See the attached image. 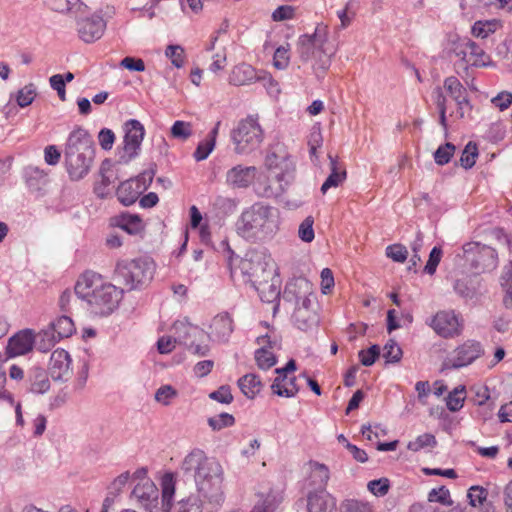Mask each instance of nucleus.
Listing matches in <instances>:
<instances>
[{
	"instance_id": "nucleus-20",
	"label": "nucleus",
	"mask_w": 512,
	"mask_h": 512,
	"mask_svg": "<svg viewBox=\"0 0 512 512\" xmlns=\"http://www.w3.org/2000/svg\"><path fill=\"white\" fill-rule=\"evenodd\" d=\"M124 151L131 159L135 157L142 144L145 130L144 126L135 119H130L124 124Z\"/></svg>"
},
{
	"instance_id": "nucleus-13",
	"label": "nucleus",
	"mask_w": 512,
	"mask_h": 512,
	"mask_svg": "<svg viewBox=\"0 0 512 512\" xmlns=\"http://www.w3.org/2000/svg\"><path fill=\"white\" fill-rule=\"evenodd\" d=\"M483 353L484 350L480 342L468 340L454 350L453 355L445 361L444 366L449 369H459L470 365Z\"/></svg>"
},
{
	"instance_id": "nucleus-2",
	"label": "nucleus",
	"mask_w": 512,
	"mask_h": 512,
	"mask_svg": "<svg viewBox=\"0 0 512 512\" xmlns=\"http://www.w3.org/2000/svg\"><path fill=\"white\" fill-rule=\"evenodd\" d=\"M279 226V210L263 202H256L243 209L235 223L236 233L251 243L272 239Z\"/></svg>"
},
{
	"instance_id": "nucleus-53",
	"label": "nucleus",
	"mask_w": 512,
	"mask_h": 512,
	"mask_svg": "<svg viewBox=\"0 0 512 512\" xmlns=\"http://www.w3.org/2000/svg\"><path fill=\"white\" fill-rule=\"evenodd\" d=\"M177 512H202V502L197 496L191 495L178 502Z\"/></svg>"
},
{
	"instance_id": "nucleus-35",
	"label": "nucleus",
	"mask_w": 512,
	"mask_h": 512,
	"mask_svg": "<svg viewBox=\"0 0 512 512\" xmlns=\"http://www.w3.org/2000/svg\"><path fill=\"white\" fill-rule=\"evenodd\" d=\"M466 49H469L468 64L475 67H485L490 64L489 56L475 42L467 38Z\"/></svg>"
},
{
	"instance_id": "nucleus-30",
	"label": "nucleus",
	"mask_w": 512,
	"mask_h": 512,
	"mask_svg": "<svg viewBox=\"0 0 512 512\" xmlns=\"http://www.w3.org/2000/svg\"><path fill=\"white\" fill-rule=\"evenodd\" d=\"M29 391L44 394L50 389V380L45 369L33 367L28 373Z\"/></svg>"
},
{
	"instance_id": "nucleus-58",
	"label": "nucleus",
	"mask_w": 512,
	"mask_h": 512,
	"mask_svg": "<svg viewBox=\"0 0 512 512\" xmlns=\"http://www.w3.org/2000/svg\"><path fill=\"white\" fill-rule=\"evenodd\" d=\"M496 24L494 22H482L477 21L472 26V34L478 38H486L490 34L494 33Z\"/></svg>"
},
{
	"instance_id": "nucleus-31",
	"label": "nucleus",
	"mask_w": 512,
	"mask_h": 512,
	"mask_svg": "<svg viewBox=\"0 0 512 512\" xmlns=\"http://www.w3.org/2000/svg\"><path fill=\"white\" fill-rule=\"evenodd\" d=\"M263 302L271 303L280 297V280L274 271V275L269 280H263L254 287Z\"/></svg>"
},
{
	"instance_id": "nucleus-38",
	"label": "nucleus",
	"mask_w": 512,
	"mask_h": 512,
	"mask_svg": "<svg viewBox=\"0 0 512 512\" xmlns=\"http://www.w3.org/2000/svg\"><path fill=\"white\" fill-rule=\"evenodd\" d=\"M500 285L505 292L503 304L506 308H512V261L503 269L500 277Z\"/></svg>"
},
{
	"instance_id": "nucleus-34",
	"label": "nucleus",
	"mask_w": 512,
	"mask_h": 512,
	"mask_svg": "<svg viewBox=\"0 0 512 512\" xmlns=\"http://www.w3.org/2000/svg\"><path fill=\"white\" fill-rule=\"evenodd\" d=\"M59 340L61 339L50 325L35 335V345L41 352L49 351Z\"/></svg>"
},
{
	"instance_id": "nucleus-14",
	"label": "nucleus",
	"mask_w": 512,
	"mask_h": 512,
	"mask_svg": "<svg viewBox=\"0 0 512 512\" xmlns=\"http://www.w3.org/2000/svg\"><path fill=\"white\" fill-rule=\"evenodd\" d=\"M312 298H314L313 284L304 277L289 280L282 293V299L295 306L306 301H313Z\"/></svg>"
},
{
	"instance_id": "nucleus-18",
	"label": "nucleus",
	"mask_w": 512,
	"mask_h": 512,
	"mask_svg": "<svg viewBox=\"0 0 512 512\" xmlns=\"http://www.w3.org/2000/svg\"><path fill=\"white\" fill-rule=\"evenodd\" d=\"M468 505L455 506L452 512H495V507L488 499V491L479 485L471 486L467 491Z\"/></svg>"
},
{
	"instance_id": "nucleus-3",
	"label": "nucleus",
	"mask_w": 512,
	"mask_h": 512,
	"mask_svg": "<svg viewBox=\"0 0 512 512\" xmlns=\"http://www.w3.org/2000/svg\"><path fill=\"white\" fill-rule=\"evenodd\" d=\"M123 291L103 280L102 276L87 271L76 282L75 294L87 302L95 314H110L122 299Z\"/></svg>"
},
{
	"instance_id": "nucleus-46",
	"label": "nucleus",
	"mask_w": 512,
	"mask_h": 512,
	"mask_svg": "<svg viewBox=\"0 0 512 512\" xmlns=\"http://www.w3.org/2000/svg\"><path fill=\"white\" fill-rule=\"evenodd\" d=\"M464 400L465 388L463 386L457 387L446 398L447 408L452 412H456L463 407Z\"/></svg>"
},
{
	"instance_id": "nucleus-62",
	"label": "nucleus",
	"mask_w": 512,
	"mask_h": 512,
	"mask_svg": "<svg viewBox=\"0 0 512 512\" xmlns=\"http://www.w3.org/2000/svg\"><path fill=\"white\" fill-rule=\"evenodd\" d=\"M368 490L375 496L381 497L388 493L389 480L387 478H380L368 482Z\"/></svg>"
},
{
	"instance_id": "nucleus-54",
	"label": "nucleus",
	"mask_w": 512,
	"mask_h": 512,
	"mask_svg": "<svg viewBox=\"0 0 512 512\" xmlns=\"http://www.w3.org/2000/svg\"><path fill=\"white\" fill-rule=\"evenodd\" d=\"M36 96V88L34 84L30 83L20 89L17 93L16 101L20 107H26L30 105Z\"/></svg>"
},
{
	"instance_id": "nucleus-24",
	"label": "nucleus",
	"mask_w": 512,
	"mask_h": 512,
	"mask_svg": "<svg viewBox=\"0 0 512 512\" xmlns=\"http://www.w3.org/2000/svg\"><path fill=\"white\" fill-rule=\"evenodd\" d=\"M306 501L307 512H337L336 499L326 489L309 491Z\"/></svg>"
},
{
	"instance_id": "nucleus-44",
	"label": "nucleus",
	"mask_w": 512,
	"mask_h": 512,
	"mask_svg": "<svg viewBox=\"0 0 512 512\" xmlns=\"http://www.w3.org/2000/svg\"><path fill=\"white\" fill-rule=\"evenodd\" d=\"M192 133V124L181 120L175 121L170 129L171 137L181 141H186Z\"/></svg>"
},
{
	"instance_id": "nucleus-10",
	"label": "nucleus",
	"mask_w": 512,
	"mask_h": 512,
	"mask_svg": "<svg viewBox=\"0 0 512 512\" xmlns=\"http://www.w3.org/2000/svg\"><path fill=\"white\" fill-rule=\"evenodd\" d=\"M173 330L175 341L184 345L194 355L202 357L209 353L208 335L202 328L184 319L177 320L173 324Z\"/></svg>"
},
{
	"instance_id": "nucleus-17",
	"label": "nucleus",
	"mask_w": 512,
	"mask_h": 512,
	"mask_svg": "<svg viewBox=\"0 0 512 512\" xmlns=\"http://www.w3.org/2000/svg\"><path fill=\"white\" fill-rule=\"evenodd\" d=\"M430 326L441 337L452 338L458 336L462 330V323L454 311H440L432 318Z\"/></svg>"
},
{
	"instance_id": "nucleus-26",
	"label": "nucleus",
	"mask_w": 512,
	"mask_h": 512,
	"mask_svg": "<svg viewBox=\"0 0 512 512\" xmlns=\"http://www.w3.org/2000/svg\"><path fill=\"white\" fill-rule=\"evenodd\" d=\"M259 79L256 70L246 63L234 66L229 75V83L234 86L249 85Z\"/></svg>"
},
{
	"instance_id": "nucleus-28",
	"label": "nucleus",
	"mask_w": 512,
	"mask_h": 512,
	"mask_svg": "<svg viewBox=\"0 0 512 512\" xmlns=\"http://www.w3.org/2000/svg\"><path fill=\"white\" fill-rule=\"evenodd\" d=\"M46 4L53 11L75 17L82 15L87 9L81 0H46Z\"/></svg>"
},
{
	"instance_id": "nucleus-11",
	"label": "nucleus",
	"mask_w": 512,
	"mask_h": 512,
	"mask_svg": "<svg viewBox=\"0 0 512 512\" xmlns=\"http://www.w3.org/2000/svg\"><path fill=\"white\" fill-rule=\"evenodd\" d=\"M465 257L478 272L493 270L498 264V255L494 248L478 242L463 246Z\"/></svg>"
},
{
	"instance_id": "nucleus-40",
	"label": "nucleus",
	"mask_w": 512,
	"mask_h": 512,
	"mask_svg": "<svg viewBox=\"0 0 512 512\" xmlns=\"http://www.w3.org/2000/svg\"><path fill=\"white\" fill-rule=\"evenodd\" d=\"M50 326L55 330L60 339L68 338L75 332L72 319L68 316H61L53 321Z\"/></svg>"
},
{
	"instance_id": "nucleus-7",
	"label": "nucleus",
	"mask_w": 512,
	"mask_h": 512,
	"mask_svg": "<svg viewBox=\"0 0 512 512\" xmlns=\"http://www.w3.org/2000/svg\"><path fill=\"white\" fill-rule=\"evenodd\" d=\"M154 273V263L147 258L119 260L115 267V279L128 289H136L149 282Z\"/></svg>"
},
{
	"instance_id": "nucleus-15",
	"label": "nucleus",
	"mask_w": 512,
	"mask_h": 512,
	"mask_svg": "<svg viewBox=\"0 0 512 512\" xmlns=\"http://www.w3.org/2000/svg\"><path fill=\"white\" fill-rule=\"evenodd\" d=\"M106 26V21L99 13L80 17L76 23L78 36L85 43H94L99 40L105 32Z\"/></svg>"
},
{
	"instance_id": "nucleus-33",
	"label": "nucleus",
	"mask_w": 512,
	"mask_h": 512,
	"mask_svg": "<svg viewBox=\"0 0 512 512\" xmlns=\"http://www.w3.org/2000/svg\"><path fill=\"white\" fill-rule=\"evenodd\" d=\"M238 386L247 398L253 399L261 391L262 382L257 375L250 373L238 380Z\"/></svg>"
},
{
	"instance_id": "nucleus-45",
	"label": "nucleus",
	"mask_w": 512,
	"mask_h": 512,
	"mask_svg": "<svg viewBox=\"0 0 512 512\" xmlns=\"http://www.w3.org/2000/svg\"><path fill=\"white\" fill-rule=\"evenodd\" d=\"M436 444L437 441L433 434L424 433L416 437L414 440L408 442L407 449L413 452H418L426 447H434Z\"/></svg>"
},
{
	"instance_id": "nucleus-43",
	"label": "nucleus",
	"mask_w": 512,
	"mask_h": 512,
	"mask_svg": "<svg viewBox=\"0 0 512 512\" xmlns=\"http://www.w3.org/2000/svg\"><path fill=\"white\" fill-rule=\"evenodd\" d=\"M340 512H374L370 503L357 499H346L340 504Z\"/></svg>"
},
{
	"instance_id": "nucleus-37",
	"label": "nucleus",
	"mask_w": 512,
	"mask_h": 512,
	"mask_svg": "<svg viewBox=\"0 0 512 512\" xmlns=\"http://www.w3.org/2000/svg\"><path fill=\"white\" fill-rule=\"evenodd\" d=\"M331 173L321 186V192L325 194L330 188L338 187L346 178L345 171H339L336 160L329 155Z\"/></svg>"
},
{
	"instance_id": "nucleus-29",
	"label": "nucleus",
	"mask_w": 512,
	"mask_h": 512,
	"mask_svg": "<svg viewBox=\"0 0 512 512\" xmlns=\"http://www.w3.org/2000/svg\"><path fill=\"white\" fill-rule=\"evenodd\" d=\"M210 328L216 340L226 341L233 332V321L228 313H220L213 318Z\"/></svg>"
},
{
	"instance_id": "nucleus-25",
	"label": "nucleus",
	"mask_w": 512,
	"mask_h": 512,
	"mask_svg": "<svg viewBox=\"0 0 512 512\" xmlns=\"http://www.w3.org/2000/svg\"><path fill=\"white\" fill-rule=\"evenodd\" d=\"M35 345V334L31 329H25L9 339L7 354L9 357L22 356L29 353Z\"/></svg>"
},
{
	"instance_id": "nucleus-22",
	"label": "nucleus",
	"mask_w": 512,
	"mask_h": 512,
	"mask_svg": "<svg viewBox=\"0 0 512 512\" xmlns=\"http://www.w3.org/2000/svg\"><path fill=\"white\" fill-rule=\"evenodd\" d=\"M25 183L29 191L36 197H43L49 191L48 173L36 166H28L24 170Z\"/></svg>"
},
{
	"instance_id": "nucleus-6",
	"label": "nucleus",
	"mask_w": 512,
	"mask_h": 512,
	"mask_svg": "<svg viewBox=\"0 0 512 512\" xmlns=\"http://www.w3.org/2000/svg\"><path fill=\"white\" fill-rule=\"evenodd\" d=\"M297 52L302 61H312V68L318 78L324 76L331 65L333 49L327 45L325 34L318 29L311 34L301 35L297 42Z\"/></svg>"
},
{
	"instance_id": "nucleus-49",
	"label": "nucleus",
	"mask_w": 512,
	"mask_h": 512,
	"mask_svg": "<svg viewBox=\"0 0 512 512\" xmlns=\"http://www.w3.org/2000/svg\"><path fill=\"white\" fill-rule=\"evenodd\" d=\"M478 156V148L477 145L473 142H468L465 146L462 155L460 157V164L465 169L472 168L476 163V158Z\"/></svg>"
},
{
	"instance_id": "nucleus-5",
	"label": "nucleus",
	"mask_w": 512,
	"mask_h": 512,
	"mask_svg": "<svg viewBox=\"0 0 512 512\" xmlns=\"http://www.w3.org/2000/svg\"><path fill=\"white\" fill-rule=\"evenodd\" d=\"M229 267L232 277H240L253 288L263 280H269L275 271L271 258L260 251H250L241 259H230Z\"/></svg>"
},
{
	"instance_id": "nucleus-8",
	"label": "nucleus",
	"mask_w": 512,
	"mask_h": 512,
	"mask_svg": "<svg viewBox=\"0 0 512 512\" xmlns=\"http://www.w3.org/2000/svg\"><path fill=\"white\" fill-rule=\"evenodd\" d=\"M269 175L279 183L283 191L294 179L295 163L285 145L277 143L271 146L264 160Z\"/></svg>"
},
{
	"instance_id": "nucleus-36",
	"label": "nucleus",
	"mask_w": 512,
	"mask_h": 512,
	"mask_svg": "<svg viewBox=\"0 0 512 512\" xmlns=\"http://www.w3.org/2000/svg\"><path fill=\"white\" fill-rule=\"evenodd\" d=\"M161 494L162 504L166 507H172L173 497L175 494L176 480L175 476L171 472L165 473L161 478Z\"/></svg>"
},
{
	"instance_id": "nucleus-32",
	"label": "nucleus",
	"mask_w": 512,
	"mask_h": 512,
	"mask_svg": "<svg viewBox=\"0 0 512 512\" xmlns=\"http://www.w3.org/2000/svg\"><path fill=\"white\" fill-rule=\"evenodd\" d=\"M309 485L317 487L316 490L325 489L330 478L329 469L326 465L310 461L308 463Z\"/></svg>"
},
{
	"instance_id": "nucleus-23",
	"label": "nucleus",
	"mask_w": 512,
	"mask_h": 512,
	"mask_svg": "<svg viewBox=\"0 0 512 512\" xmlns=\"http://www.w3.org/2000/svg\"><path fill=\"white\" fill-rule=\"evenodd\" d=\"M49 372L55 381H67L71 377V358L66 350L53 351L49 361Z\"/></svg>"
},
{
	"instance_id": "nucleus-57",
	"label": "nucleus",
	"mask_w": 512,
	"mask_h": 512,
	"mask_svg": "<svg viewBox=\"0 0 512 512\" xmlns=\"http://www.w3.org/2000/svg\"><path fill=\"white\" fill-rule=\"evenodd\" d=\"M313 224L314 220L311 216L306 217L300 224L298 229V236L302 241L309 243L314 239L315 234L313 230Z\"/></svg>"
},
{
	"instance_id": "nucleus-52",
	"label": "nucleus",
	"mask_w": 512,
	"mask_h": 512,
	"mask_svg": "<svg viewBox=\"0 0 512 512\" xmlns=\"http://www.w3.org/2000/svg\"><path fill=\"white\" fill-rule=\"evenodd\" d=\"M234 416L229 413H220L219 415L208 418V425L214 431L230 427L234 424Z\"/></svg>"
},
{
	"instance_id": "nucleus-19",
	"label": "nucleus",
	"mask_w": 512,
	"mask_h": 512,
	"mask_svg": "<svg viewBox=\"0 0 512 512\" xmlns=\"http://www.w3.org/2000/svg\"><path fill=\"white\" fill-rule=\"evenodd\" d=\"M293 324L302 331H309L317 327L319 317L315 303L313 301H306L300 305L295 306L292 314Z\"/></svg>"
},
{
	"instance_id": "nucleus-1",
	"label": "nucleus",
	"mask_w": 512,
	"mask_h": 512,
	"mask_svg": "<svg viewBox=\"0 0 512 512\" xmlns=\"http://www.w3.org/2000/svg\"><path fill=\"white\" fill-rule=\"evenodd\" d=\"M180 472L194 479L197 492L211 507L220 508L225 501L224 470L222 465L198 448L191 450L182 460Z\"/></svg>"
},
{
	"instance_id": "nucleus-48",
	"label": "nucleus",
	"mask_w": 512,
	"mask_h": 512,
	"mask_svg": "<svg viewBox=\"0 0 512 512\" xmlns=\"http://www.w3.org/2000/svg\"><path fill=\"white\" fill-rule=\"evenodd\" d=\"M165 56L170 59L172 65L181 68L185 63V51L180 45H168L165 50Z\"/></svg>"
},
{
	"instance_id": "nucleus-51",
	"label": "nucleus",
	"mask_w": 512,
	"mask_h": 512,
	"mask_svg": "<svg viewBox=\"0 0 512 512\" xmlns=\"http://www.w3.org/2000/svg\"><path fill=\"white\" fill-rule=\"evenodd\" d=\"M255 360L260 369L266 370L276 364L274 354L265 347L258 349L255 352Z\"/></svg>"
},
{
	"instance_id": "nucleus-60",
	"label": "nucleus",
	"mask_w": 512,
	"mask_h": 512,
	"mask_svg": "<svg viewBox=\"0 0 512 512\" xmlns=\"http://www.w3.org/2000/svg\"><path fill=\"white\" fill-rule=\"evenodd\" d=\"M380 355V348L378 345H372L367 350H360L358 353L359 360L364 366H371L375 363L376 359Z\"/></svg>"
},
{
	"instance_id": "nucleus-12",
	"label": "nucleus",
	"mask_w": 512,
	"mask_h": 512,
	"mask_svg": "<svg viewBox=\"0 0 512 512\" xmlns=\"http://www.w3.org/2000/svg\"><path fill=\"white\" fill-rule=\"evenodd\" d=\"M153 179V172L147 171L136 177L122 182L117 189V198L124 206L134 204L139 196L148 188Z\"/></svg>"
},
{
	"instance_id": "nucleus-64",
	"label": "nucleus",
	"mask_w": 512,
	"mask_h": 512,
	"mask_svg": "<svg viewBox=\"0 0 512 512\" xmlns=\"http://www.w3.org/2000/svg\"><path fill=\"white\" fill-rule=\"evenodd\" d=\"M491 102L500 111H504L512 104V93L509 91H502L493 97Z\"/></svg>"
},
{
	"instance_id": "nucleus-61",
	"label": "nucleus",
	"mask_w": 512,
	"mask_h": 512,
	"mask_svg": "<svg viewBox=\"0 0 512 512\" xmlns=\"http://www.w3.org/2000/svg\"><path fill=\"white\" fill-rule=\"evenodd\" d=\"M442 249L435 246L429 255V259L424 267V272L433 275L436 272L437 266L439 265L442 258Z\"/></svg>"
},
{
	"instance_id": "nucleus-42",
	"label": "nucleus",
	"mask_w": 512,
	"mask_h": 512,
	"mask_svg": "<svg viewBox=\"0 0 512 512\" xmlns=\"http://www.w3.org/2000/svg\"><path fill=\"white\" fill-rule=\"evenodd\" d=\"M426 503L435 504L439 503L443 506H451L453 501L451 499L450 491L445 486H440L430 490L427 496Z\"/></svg>"
},
{
	"instance_id": "nucleus-27",
	"label": "nucleus",
	"mask_w": 512,
	"mask_h": 512,
	"mask_svg": "<svg viewBox=\"0 0 512 512\" xmlns=\"http://www.w3.org/2000/svg\"><path fill=\"white\" fill-rule=\"evenodd\" d=\"M113 226L119 227L130 235H137L144 229L142 219L136 214L121 213L111 219Z\"/></svg>"
},
{
	"instance_id": "nucleus-9",
	"label": "nucleus",
	"mask_w": 512,
	"mask_h": 512,
	"mask_svg": "<svg viewBox=\"0 0 512 512\" xmlns=\"http://www.w3.org/2000/svg\"><path fill=\"white\" fill-rule=\"evenodd\" d=\"M234 151L239 155H248L258 149L264 140V131L258 118L247 116L240 120L231 131Z\"/></svg>"
},
{
	"instance_id": "nucleus-55",
	"label": "nucleus",
	"mask_w": 512,
	"mask_h": 512,
	"mask_svg": "<svg viewBox=\"0 0 512 512\" xmlns=\"http://www.w3.org/2000/svg\"><path fill=\"white\" fill-rule=\"evenodd\" d=\"M466 41L467 38L458 39L452 42L451 52L459 58V60L463 63L464 68L466 69L469 60V49H466Z\"/></svg>"
},
{
	"instance_id": "nucleus-4",
	"label": "nucleus",
	"mask_w": 512,
	"mask_h": 512,
	"mask_svg": "<svg viewBox=\"0 0 512 512\" xmlns=\"http://www.w3.org/2000/svg\"><path fill=\"white\" fill-rule=\"evenodd\" d=\"M95 158L94 142L87 130L75 128L64 149V164L71 181H80L90 172Z\"/></svg>"
},
{
	"instance_id": "nucleus-59",
	"label": "nucleus",
	"mask_w": 512,
	"mask_h": 512,
	"mask_svg": "<svg viewBox=\"0 0 512 512\" xmlns=\"http://www.w3.org/2000/svg\"><path fill=\"white\" fill-rule=\"evenodd\" d=\"M386 255L395 262L403 263L407 259L408 251L401 244H392L386 248Z\"/></svg>"
},
{
	"instance_id": "nucleus-21",
	"label": "nucleus",
	"mask_w": 512,
	"mask_h": 512,
	"mask_svg": "<svg viewBox=\"0 0 512 512\" xmlns=\"http://www.w3.org/2000/svg\"><path fill=\"white\" fill-rule=\"evenodd\" d=\"M257 173L255 166L236 165L230 168L225 175L227 186L232 189H244L249 187Z\"/></svg>"
},
{
	"instance_id": "nucleus-56",
	"label": "nucleus",
	"mask_w": 512,
	"mask_h": 512,
	"mask_svg": "<svg viewBox=\"0 0 512 512\" xmlns=\"http://www.w3.org/2000/svg\"><path fill=\"white\" fill-rule=\"evenodd\" d=\"M289 44L287 46H280L276 49L273 56V64L279 70H284L289 64Z\"/></svg>"
},
{
	"instance_id": "nucleus-50",
	"label": "nucleus",
	"mask_w": 512,
	"mask_h": 512,
	"mask_svg": "<svg viewBox=\"0 0 512 512\" xmlns=\"http://www.w3.org/2000/svg\"><path fill=\"white\" fill-rule=\"evenodd\" d=\"M455 149V145L450 142L440 145L434 152V160L436 164L443 166L449 163L451 157L454 155Z\"/></svg>"
},
{
	"instance_id": "nucleus-16",
	"label": "nucleus",
	"mask_w": 512,
	"mask_h": 512,
	"mask_svg": "<svg viewBox=\"0 0 512 512\" xmlns=\"http://www.w3.org/2000/svg\"><path fill=\"white\" fill-rule=\"evenodd\" d=\"M295 370L296 363L293 359L289 360L285 367L277 368L275 370L278 376L274 379L273 384L271 385L273 393L286 398L294 397L298 393L299 387L296 384V377L287 376V373Z\"/></svg>"
},
{
	"instance_id": "nucleus-41",
	"label": "nucleus",
	"mask_w": 512,
	"mask_h": 512,
	"mask_svg": "<svg viewBox=\"0 0 512 512\" xmlns=\"http://www.w3.org/2000/svg\"><path fill=\"white\" fill-rule=\"evenodd\" d=\"M240 201L237 198L217 196L214 200V208L224 216L235 213Z\"/></svg>"
},
{
	"instance_id": "nucleus-47",
	"label": "nucleus",
	"mask_w": 512,
	"mask_h": 512,
	"mask_svg": "<svg viewBox=\"0 0 512 512\" xmlns=\"http://www.w3.org/2000/svg\"><path fill=\"white\" fill-rule=\"evenodd\" d=\"M402 349L398 343L390 339L383 348L382 356L387 363H397L402 358Z\"/></svg>"
},
{
	"instance_id": "nucleus-63",
	"label": "nucleus",
	"mask_w": 512,
	"mask_h": 512,
	"mask_svg": "<svg viewBox=\"0 0 512 512\" xmlns=\"http://www.w3.org/2000/svg\"><path fill=\"white\" fill-rule=\"evenodd\" d=\"M214 140H204L200 142L193 153V157L196 161H203L208 158L210 153L214 150Z\"/></svg>"
},
{
	"instance_id": "nucleus-39",
	"label": "nucleus",
	"mask_w": 512,
	"mask_h": 512,
	"mask_svg": "<svg viewBox=\"0 0 512 512\" xmlns=\"http://www.w3.org/2000/svg\"><path fill=\"white\" fill-rule=\"evenodd\" d=\"M443 87L454 101L460 98L463 100V97L468 95L467 89L455 76L445 78Z\"/></svg>"
}]
</instances>
